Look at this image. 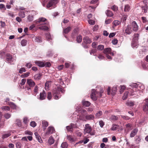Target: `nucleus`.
I'll return each mask as SVG.
<instances>
[{"label": "nucleus", "mask_w": 148, "mask_h": 148, "mask_svg": "<svg viewBox=\"0 0 148 148\" xmlns=\"http://www.w3.org/2000/svg\"><path fill=\"white\" fill-rule=\"evenodd\" d=\"M68 147V144L66 142L62 143L60 147L61 148H67Z\"/></svg>", "instance_id": "obj_29"}, {"label": "nucleus", "mask_w": 148, "mask_h": 148, "mask_svg": "<svg viewBox=\"0 0 148 148\" xmlns=\"http://www.w3.org/2000/svg\"><path fill=\"white\" fill-rule=\"evenodd\" d=\"M6 61L9 63H11L12 62L15 60L13 58L12 56L10 54H8L6 55Z\"/></svg>", "instance_id": "obj_10"}, {"label": "nucleus", "mask_w": 148, "mask_h": 148, "mask_svg": "<svg viewBox=\"0 0 148 148\" xmlns=\"http://www.w3.org/2000/svg\"><path fill=\"white\" fill-rule=\"evenodd\" d=\"M110 87H108L107 89V92L108 95H109L111 94L113 95H115L117 89L116 87H113L111 90V91L110 92Z\"/></svg>", "instance_id": "obj_7"}, {"label": "nucleus", "mask_w": 148, "mask_h": 148, "mask_svg": "<svg viewBox=\"0 0 148 148\" xmlns=\"http://www.w3.org/2000/svg\"><path fill=\"white\" fill-rule=\"evenodd\" d=\"M84 42L86 44H89L92 42L90 39L88 37H85L83 39Z\"/></svg>", "instance_id": "obj_18"}, {"label": "nucleus", "mask_w": 148, "mask_h": 148, "mask_svg": "<svg viewBox=\"0 0 148 148\" xmlns=\"http://www.w3.org/2000/svg\"><path fill=\"white\" fill-rule=\"evenodd\" d=\"M88 22L90 24L92 25H94L95 23V21L92 20H89L88 21Z\"/></svg>", "instance_id": "obj_60"}, {"label": "nucleus", "mask_w": 148, "mask_h": 148, "mask_svg": "<svg viewBox=\"0 0 148 148\" xmlns=\"http://www.w3.org/2000/svg\"><path fill=\"white\" fill-rule=\"evenodd\" d=\"M130 10V6L128 5H126L124 8V11L125 12H128Z\"/></svg>", "instance_id": "obj_42"}, {"label": "nucleus", "mask_w": 148, "mask_h": 148, "mask_svg": "<svg viewBox=\"0 0 148 148\" xmlns=\"http://www.w3.org/2000/svg\"><path fill=\"white\" fill-rule=\"evenodd\" d=\"M145 104L143 107V110L144 111L148 113V98L145 100Z\"/></svg>", "instance_id": "obj_13"}, {"label": "nucleus", "mask_w": 148, "mask_h": 148, "mask_svg": "<svg viewBox=\"0 0 148 148\" xmlns=\"http://www.w3.org/2000/svg\"><path fill=\"white\" fill-rule=\"evenodd\" d=\"M126 127L128 130L130 129L132 127V125L130 123H128L125 125Z\"/></svg>", "instance_id": "obj_64"}, {"label": "nucleus", "mask_w": 148, "mask_h": 148, "mask_svg": "<svg viewBox=\"0 0 148 148\" xmlns=\"http://www.w3.org/2000/svg\"><path fill=\"white\" fill-rule=\"evenodd\" d=\"M26 71V69L24 67L21 68L19 70V73H22L23 72H25Z\"/></svg>", "instance_id": "obj_46"}, {"label": "nucleus", "mask_w": 148, "mask_h": 148, "mask_svg": "<svg viewBox=\"0 0 148 148\" xmlns=\"http://www.w3.org/2000/svg\"><path fill=\"white\" fill-rule=\"evenodd\" d=\"M110 119L112 121H116L118 119V118L117 116L112 115L110 116Z\"/></svg>", "instance_id": "obj_32"}, {"label": "nucleus", "mask_w": 148, "mask_h": 148, "mask_svg": "<svg viewBox=\"0 0 148 148\" xmlns=\"http://www.w3.org/2000/svg\"><path fill=\"white\" fill-rule=\"evenodd\" d=\"M40 99L41 100L44 99L46 98V93L43 90L42 92H40Z\"/></svg>", "instance_id": "obj_17"}, {"label": "nucleus", "mask_w": 148, "mask_h": 148, "mask_svg": "<svg viewBox=\"0 0 148 148\" xmlns=\"http://www.w3.org/2000/svg\"><path fill=\"white\" fill-rule=\"evenodd\" d=\"M30 125L33 127H34L36 125V123L35 121H32L30 123Z\"/></svg>", "instance_id": "obj_53"}, {"label": "nucleus", "mask_w": 148, "mask_h": 148, "mask_svg": "<svg viewBox=\"0 0 148 148\" xmlns=\"http://www.w3.org/2000/svg\"><path fill=\"white\" fill-rule=\"evenodd\" d=\"M55 131L54 128L52 127H49L47 129V131L45 134L46 136L49 135L53 133Z\"/></svg>", "instance_id": "obj_9"}, {"label": "nucleus", "mask_w": 148, "mask_h": 148, "mask_svg": "<svg viewBox=\"0 0 148 148\" xmlns=\"http://www.w3.org/2000/svg\"><path fill=\"white\" fill-rule=\"evenodd\" d=\"M147 8L146 5H145L144 6L142 7V10H144V12H146L147 11Z\"/></svg>", "instance_id": "obj_63"}, {"label": "nucleus", "mask_w": 148, "mask_h": 148, "mask_svg": "<svg viewBox=\"0 0 148 148\" xmlns=\"http://www.w3.org/2000/svg\"><path fill=\"white\" fill-rule=\"evenodd\" d=\"M56 1L54 2L53 1L50 0L47 4V7L48 8L51 7V8H54L56 7Z\"/></svg>", "instance_id": "obj_8"}, {"label": "nucleus", "mask_w": 148, "mask_h": 148, "mask_svg": "<svg viewBox=\"0 0 148 148\" xmlns=\"http://www.w3.org/2000/svg\"><path fill=\"white\" fill-rule=\"evenodd\" d=\"M26 79H22L21 82L20 83V84L21 86H22L24 85L26 82Z\"/></svg>", "instance_id": "obj_57"}, {"label": "nucleus", "mask_w": 148, "mask_h": 148, "mask_svg": "<svg viewBox=\"0 0 148 148\" xmlns=\"http://www.w3.org/2000/svg\"><path fill=\"white\" fill-rule=\"evenodd\" d=\"M34 134L36 136V138L38 140V142L40 143H41L42 142V140L38 133L37 132H36L34 133Z\"/></svg>", "instance_id": "obj_21"}, {"label": "nucleus", "mask_w": 148, "mask_h": 148, "mask_svg": "<svg viewBox=\"0 0 148 148\" xmlns=\"http://www.w3.org/2000/svg\"><path fill=\"white\" fill-rule=\"evenodd\" d=\"M41 76V74L40 73L36 74L34 77V79L36 80L40 79Z\"/></svg>", "instance_id": "obj_30"}, {"label": "nucleus", "mask_w": 148, "mask_h": 148, "mask_svg": "<svg viewBox=\"0 0 148 148\" xmlns=\"http://www.w3.org/2000/svg\"><path fill=\"white\" fill-rule=\"evenodd\" d=\"M128 91H125L122 97L123 100H125L129 96L133 97H137L142 93V90L144 89L143 86H140L136 83H132L130 85Z\"/></svg>", "instance_id": "obj_1"}, {"label": "nucleus", "mask_w": 148, "mask_h": 148, "mask_svg": "<svg viewBox=\"0 0 148 148\" xmlns=\"http://www.w3.org/2000/svg\"><path fill=\"white\" fill-rule=\"evenodd\" d=\"M126 104L128 106H133L134 105V103L132 101H128L127 102Z\"/></svg>", "instance_id": "obj_48"}, {"label": "nucleus", "mask_w": 148, "mask_h": 148, "mask_svg": "<svg viewBox=\"0 0 148 148\" xmlns=\"http://www.w3.org/2000/svg\"><path fill=\"white\" fill-rule=\"evenodd\" d=\"M125 88L126 87L125 86H120V89L119 91L120 93H122Z\"/></svg>", "instance_id": "obj_38"}, {"label": "nucleus", "mask_w": 148, "mask_h": 148, "mask_svg": "<svg viewBox=\"0 0 148 148\" xmlns=\"http://www.w3.org/2000/svg\"><path fill=\"white\" fill-rule=\"evenodd\" d=\"M27 19L29 22L33 20V16L32 15H29L27 17Z\"/></svg>", "instance_id": "obj_45"}, {"label": "nucleus", "mask_w": 148, "mask_h": 148, "mask_svg": "<svg viewBox=\"0 0 148 148\" xmlns=\"http://www.w3.org/2000/svg\"><path fill=\"white\" fill-rule=\"evenodd\" d=\"M132 46L133 48H137L138 45V42L133 40L132 43Z\"/></svg>", "instance_id": "obj_25"}, {"label": "nucleus", "mask_w": 148, "mask_h": 148, "mask_svg": "<svg viewBox=\"0 0 148 148\" xmlns=\"http://www.w3.org/2000/svg\"><path fill=\"white\" fill-rule=\"evenodd\" d=\"M99 123L100 126L102 127L104 125V122L102 121L101 120L99 121Z\"/></svg>", "instance_id": "obj_59"}, {"label": "nucleus", "mask_w": 148, "mask_h": 148, "mask_svg": "<svg viewBox=\"0 0 148 148\" xmlns=\"http://www.w3.org/2000/svg\"><path fill=\"white\" fill-rule=\"evenodd\" d=\"M112 43L113 45H116L118 42V40L116 39H114L112 41Z\"/></svg>", "instance_id": "obj_61"}, {"label": "nucleus", "mask_w": 148, "mask_h": 148, "mask_svg": "<svg viewBox=\"0 0 148 148\" xmlns=\"http://www.w3.org/2000/svg\"><path fill=\"white\" fill-rule=\"evenodd\" d=\"M117 125H113L112 127L111 128V129L112 130H117Z\"/></svg>", "instance_id": "obj_55"}, {"label": "nucleus", "mask_w": 148, "mask_h": 148, "mask_svg": "<svg viewBox=\"0 0 148 148\" xmlns=\"http://www.w3.org/2000/svg\"><path fill=\"white\" fill-rule=\"evenodd\" d=\"M82 103L83 105L85 107H88L90 104V103L88 101H83Z\"/></svg>", "instance_id": "obj_24"}, {"label": "nucleus", "mask_w": 148, "mask_h": 148, "mask_svg": "<svg viewBox=\"0 0 148 148\" xmlns=\"http://www.w3.org/2000/svg\"><path fill=\"white\" fill-rule=\"evenodd\" d=\"M121 116L122 118L126 120H128L130 119V118L127 116L121 115Z\"/></svg>", "instance_id": "obj_50"}, {"label": "nucleus", "mask_w": 148, "mask_h": 148, "mask_svg": "<svg viewBox=\"0 0 148 148\" xmlns=\"http://www.w3.org/2000/svg\"><path fill=\"white\" fill-rule=\"evenodd\" d=\"M1 109L2 110H5L9 111L10 110V108L9 107L7 106H3L1 107Z\"/></svg>", "instance_id": "obj_49"}, {"label": "nucleus", "mask_w": 148, "mask_h": 148, "mask_svg": "<svg viewBox=\"0 0 148 148\" xmlns=\"http://www.w3.org/2000/svg\"><path fill=\"white\" fill-rule=\"evenodd\" d=\"M113 27L114 28V27L120 25L121 24V22L118 20H115L114 21L113 23Z\"/></svg>", "instance_id": "obj_23"}, {"label": "nucleus", "mask_w": 148, "mask_h": 148, "mask_svg": "<svg viewBox=\"0 0 148 148\" xmlns=\"http://www.w3.org/2000/svg\"><path fill=\"white\" fill-rule=\"evenodd\" d=\"M18 15L21 18H24L25 16V13L23 12L20 11V12Z\"/></svg>", "instance_id": "obj_37"}, {"label": "nucleus", "mask_w": 148, "mask_h": 148, "mask_svg": "<svg viewBox=\"0 0 148 148\" xmlns=\"http://www.w3.org/2000/svg\"><path fill=\"white\" fill-rule=\"evenodd\" d=\"M42 124L43 126L45 127L44 128V130L46 129V127L48 125V123L47 121H42Z\"/></svg>", "instance_id": "obj_35"}, {"label": "nucleus", "mask_w": 148, "mask_h": 148, "mask_svg": "<svg viewBox=\"0 0 148 148\" xmlns=\"http://www.w3.org/2000/svg\"><path fill=\"white\" fill-rule=\"evenodd\" d=\"M8 104L13 109H15L16 108V106L12 102H9Z\"/></svg>", "instance_id": "obj_34"}, {"label": "nucleus", "mask_w": 148, "mask_h": 148, "mask_svg": "<svg viewBox=\"0 0 148 148\" xmlns=\"http://www.w3.org/2000/svg\"><path fill=\"white\" fill-rule=\"evenodd\" d=\"M54 142V140L53 139V138L52 136H50L48 140V143L49 144L51 145L53 144Z\"/></svg>", "instance_id": "obj_26"}, {"label": "nucleus", "mask_w": 148, "mask_h": 148, "mask_svg": "<svg viewBox=\"0 0 148 148\" xmlns=\"http://www.w3.org/2000/svg\"><path fill=\"white\" fill-rule=\"evenodd\" d=\"M103 89H101L100 91V92L99 93L95 91L94 89L92 90V93L91 95V98L93 100L95 101L97 100V97L99 96L101 97L102 96L101 94L103 93Z\"/></svg>", "instance_id": "obj_4"}, {"label": "nucleus", "mask_w": 148, "mask_h": 148, "mask_svg": "<svg viewBox=\"0 0 148 148\" xmlns=\"http://www.w3.org/2000/svg\"><path fill=\"white\" fill-rule=\"evenodd\" d=\"M38 87L37 86H35L34 89V93L35 94V95H36L38 93Z\"/></svg>", "instance_id": "obj_51"}, {"label": "nucleus", "mask_w": 148, "mask_h": 148, "mask_svg": "<svg viewBox=\"0 0 148 148\" xmlns=\"http://www.w3.org/2000/svg\"><path fill=\"white\" fill-rule=\"evenodd\" d=\"M94 118V116L92 114L86 115L85 116V119L87 120H93Z\"/></svg>", "instance_id": "obj_22"}, {"label": "nucleus", "mask_w": 148, "mask_h": 148, "mask_svg": "<svg viewBox=\"0 0 148 148\" xmlns=\"http://www.w3.org/2000/svg\"><path fill=\"white\" fill-rule=\"evenodd\" d=\"M102 112L101 111H99L95 114V117L96 118H99L102 115Z\"/></svg>", "instance_id": "obj_27"}, {"label": "nucleus", "mask_w": 148, "mask_h": 148, "mask_svg": "<svg viewBox=\"0 0 148 148\" xmlns=\"http://www.w3.org/2000/svg\"><path fill=\"white\" fill-rule=\"evenodd\" d=\"M138 131V129L137 128H136L134 129L130 133V137H133L134 136L137 134Z\"/></svg>", "instance_id": "obj_15"}, {"label": "nucleus", "mask_w": 148, "mask_h": 148, "mask_svg": "<svg viewBox=\"0 0 148 148\" xmlns=\"http://www.w3.org/2000/svg\"><path fill=\"white\" fill-rule=\"evenodd\" d=\"M11 116V114L8 113H6L4 115V117L6 119L9 118Z\"/></svg>", "instance_id": "obj_56"}, {"label": "nucleus", "mask_w": 148, "mask_h": 148, "mask_svg": "<svg viewBox=\"0 0 148 148\" xmlns=\"http://www.w3.org/2000/svg\"><path fill=\"white\" fill-rule=\"evenodd\" d=\"M76 125L75 124L71 123L70 125L66 127V129L68 131L72 132L73 128L75 127Z\"/></svg>", "instance_id": "obj_14"}, {"label": "nucleus", "mask_w": 148, "mask_h": 148, "mask_svg": "<svg viewBox=\"0 0 148 148\" xmlns=\"http://www.w3.org/2000/svg\"><path fill=\"white\" fill-rule=\"evenodd\" d=\"M104 46L102 45H99L97 47V49L98 50L101 51L104 49Z\"/></svg>", "instance_id": "obj_40"}, {"label": "nucleus", "mask_w": 148, "mask_h": 148, "mask_svg": "<svg viewBox=\"0 0 148 148\" xmlns=\"http://www.w3.org/2000/svg\"><path fill=\"white\" fill-rule=\"evenodd\" d=\"M67 139L70 142H73L74 141L73 139L72 138V137L70 135H68L67 136Z\"/></svg>", "instance_id": "obj_44"}, {"label": "nucleus", "mask_w": 148, "mask_h": 148, "mask_svg": "<svg viewBox=\"0 0 148 148\" xmlns=\"http://www.w3.org/2000/svg\"><path fill=\"white\" fill-rule=\"evenodd\" d=\"M34 40L35 42L38 43L42 41L41 38L39 37H36L34 39Z\"/></svg>", "instance_id": "obj_41"}, {"label": "nucleus", "mask_w": 148, "mask_h": 148, "mask_svg": "<svg viewBox=\"0 0 148 148\" xmlns=\"http://www.w3.org/2000/svg\"><path fill=\"white\" fill-rule=\"evenodd\" d=\"M106 13L108 16L110 17L112 16L113 15V13L109 10H107Z\"/></svg>", "instance_id": "obj_31"}, {"label": "nucleus", "mask_w": 148, "mask_h": 148, "mask_svg": "<svg viewBox=\"0 0 148 148\" xmlns=\"http://www.w3.org/2000/svg\"><path fill=\"white\" fill-rule=\"evenodd\" d=\"M132 28L134 32H136L138 30V26L135 21H133L132 23Z\"/></svg>", "instance_id": "obj_11"}, {"label": "nucleus", "mask_w": 148, "mask_h": 148, "mask_svg": "<svg viewBox=\"0 0 148 148\" xmlns=\"http://www.w3.org/2000/svg\"><path fill=\"white\" fill-rule=\"evenodd\" d=\"M98 58L100 60L104 59L105 58L104 56L101 54H99L98 56Z\"/></svg>", "instance_id": "obj_52"}, {"label": "nucleus", "mask_w": 148, "mask_h": 148, "mask_svg": "<svg viewBox=\"0 0 148 148\" xmlns=\"http://www.w3.org/2000/svg\"><path fill=\"white\" fill-rule=\"evenodd\" d=\"M139 34H136L134 35L133 40L138 42Z\"/></svg>", "instance_id": "obj_39"}, {"label": "nucleus", "mask_w": 148, "mask_h": 148, "mask_svg": "<svg viewBox=\"0 0 148 148\" xmlns=\"http://www.w3.org/2000/svg\"><path fill=\"white\" fill-rule=\"evenodd\" d=\"M132 32L131 27L130 25H128L126 27V29L125 30V33L128 34H130Z\"/></svg>", "instance_id": "obj_16"}, {"label": "nucleus", "mask_w": 148, "mask_h": 148, "mask_svg": "<svg viewBox=\"0 0 148 148\" xmlns=\"http://www.w3.org/2000/svg\"><path fill=\"white\" fill-rule=\"evenodd\" d=\"M51 66V64L49 62H46L44 63V66L49 67Z\"/></svg>", "instance_id": "obj_58"}, {"label": "nucleus", "mask_w": 148, "mask_h": 148, "mask_svg": "<svg viewBox=\"0 0 148 148\" xmlns=\"http://www.w3.org/2000/svg\"><path fill=\"white\" fill-rule=\"evenodd\" d=\"M27 43V41L25 39L21 41V45L23 47L25 46Z\"/></svg>", "instance_id": "obj_28"}, {"label": "nucleus", "mask_w": 148, "mask_h": 148, "mask_svg": "<svg viewBox=\"0 0 148 148\" xmlns=\"http://www.w3.org/2000/svg\"><path fill=\"white\" fill-rule=\"evenodd\" d=\"M11 135L10 132H8L2 135V138L3 139L6 138Z\"/></svg>", "instance_id": "obj_20"}, {"label": "nucleus", "mask_w": 148, "mask_h": 148, "mask_svg": "<svg viewBox=\"0 0 148 148\" xmlns=\"http://www.w3.org/2000/svg\"><path fill=\"white\" fill-rule=\"evenodd\" d=\"M103 53H104L107 58L109 60H111L112 58L111 56H114V53L112 51L111 49L110 48H107L104 49Z\"/></svg>", "instance_id": "obj_5"}, {"label": "nucleus", "mask_w": 148, "mask_h": 148, "mask_svg": "<svg viewBox=\"0 0 148 148\" xmlns=\"http://www.w3.org/2000/svg\"><path fill=\"white\" fill-rule=\"evenodd\" d=\"M27 83L30 87H33L35 85L34 82L31 79H27Z\"/></svg>", "instance_id": "obj_12"}, {"label": "nucleus", "mask_w": 148, "mask_h": 148, "mask_svg": "<svg viewBox=\"0 0 148 148\" xmlns=\"http://www.w3.org/2000/svg\"><path fill=\"white\" fill-rule=\"evenodd\" d=\"M71 27H69L64 29L63 32L65 34H67L71 30Z\"/></svg>", "instance_id": "obj_33"}, {"label": "nucleus", "mask_w": 148, "mask_h": 148, "mask_svg": "<svg viewBox=\"0 0 148 148\" xmlns=\"http://www.w3.org/2000/svg\"><path fill=\"white\" fill-rule=\"evenodd\" d=\"M35 63L40 67L44 66V63L43 62L39 61H35Z\"/></svg>", "instance_id": "obj_19"}, {"label": "nucleus", "mask_w": 148, "mask_h": 148, "mask_svg": "<svg viewBox=\"0 0 148 148\" xmlns=\"http://www.w3.org/2000/svg\"><path fill=\"white\" fill-rule=\"evenodd\" d=\"M64 90L60 86H58L54 88L53 91V96L54 99L57 100L60 98L61 93H64Z\"/></svg>", "instance_id": "obj_3"}, {"label": "nucleus", "mask_w": 148, "mask_h": 148, "mask_svg": "<svg viewBox=\"0 0 148 148\" xmlns=\"http://www.w3.org/2000/svg\"><path fill=\"white\" fill-rule=\"evenodd\" d=\"M82 38L81 36L79 35L77 37L76 41L78 43H80L82 41Z\"/></svg>", "instance_id": "obj_36"}, {"label": "nucleus", "mask_w": 148, "mask_h": 148, "mask_svg": "<svg viewBox=\"0 0 148 148\" xmlns=\"http://www.w3.org/2000/svg\"><path fill=\"white\" fill-rule=\"evenodd\" d=\"M45 36L46 37V38L48 40L50 41V40H51V37L49 34H46Z\"/></svg>", "instance_id": "obj_43"}, {"label": "nucleus", "mask_w": 148, "mask_h": 148, "mask_svg": "<svg viewBox=\"0 0 148 148\" xmlns=\"http://www.w3.org/2000/svg\"><path fill=\"white\" fill-rule=\"evenodd\" d=\"M29 74L30 73L29 72H27L24 74L21 75V77L22 78L26 77H28Z\"/></svg>", "instance_id": "obj_47"}, {"label": "nucleus", "mask_w": 148, "mask_h": 148, "mask_svg": "<svg viewBox=\"0 0 148 148\" xmlns=\"http://www.w3.org/2000/svg\"><path fill=\"white\" fill-rule=\"evenodd\" d=\"M52 97V95L51 93V92H48V95L47 96V98L49 100H50Z\"/></svg>", "instance_id": "obj_54"}, {"label": "nucleus", "mask_w": 148, "mask_h": 148, "mask_svg": "<svg viewBox=\"0 0 148 148\" xmlns=\"http://www.w3.org/2000/svg\"><path fill=\"white\" fill-rule=\"evenodd\" d=\"M35 22L37 25L40 26L38 27L39 29L43 30H48V27L44 25L47 23V20L45 18L43 17L39 18Z\"/></svg>", "instance_id": "obj_2"}, {"label": "nucleus", "mask_w": 148, "mask_h": 148, "mask_svg": "<svg viewBox=\"0 0 148 148\" xmlns=\"http://www.w3.org/2000/svg\"><path fill=\"white\" fill-rule=\"evenodd\" d=\"M96 51L95 49H92L90 51V55H92L96 53Z\"/></svg>", "instance_id": "obj_62"}, {"label": "nucleus", "mask_w": 148, "mask_h": 148, "mask_svg": "<svg viewBox=\"0 0 148 148\" xmlns=\"http://www.w3.org/2000/svg\"><path fill=\"white\" fill-rule=\"evenodd\" d=\"M92 129L91 126L89 124H87L85 125V128L84 130V133L90 134L91 136L95 135V132L94 131L91 132Z\"/></svg>", "instance_id": "obj_6"}]
</instances>
